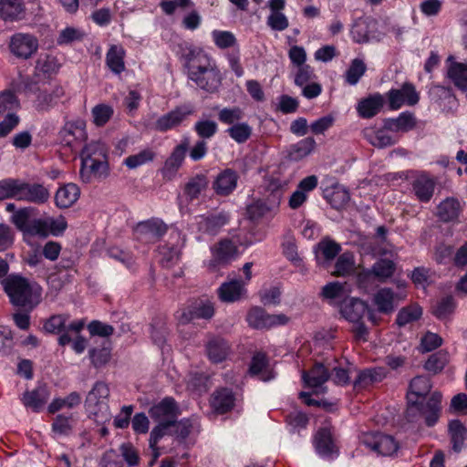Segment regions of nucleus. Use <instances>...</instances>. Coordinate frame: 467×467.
<instances>
[{"instance_id": "obj_1", "label": "nucleus", "mask_w": 467, "mask_h": 467, "mask_svg": "<svg viewBox=\"0 0 467 467\" xmlns=\"http://www.w3.org/2000/svg\"><path fill=\"white\" fill-rule=\"evenodd\" d=\"M1 284L14 306L32 309L41 301V287L36 283H30L26 277L9 275Z\"/></svg>"}, {"instance_id": "obj_2", "label": "nucleus", "mask_w": 467, "mask_h": 467, "mask_svg": "<svg viewBox=\"0 0 467 467\" xmlns=\"http://www.w3.org/2000/svg\"><path fill=\"white\" fill-rule=\"evenodd\" d=\"M80 158V176L84 182H89L92 176L102 178L107 175L106 150L99 141L87 144L81 150Z\"/></svg>"}, {"instance_id": "obj_3", "label": "nucleus", "mask_w": 467, "mask_h": 467, "mask_svg": "<svg viewBox=\"0 0 467 467\" xmlns=\"http://www.w3.org/2000/svg\"><path fill=\"white\" fill-rule=\"evenodd\" d=\"M109 397V386L102 381L96 382L86 397V410L98 423H105L110 420Z\"/></svg>"}, {"instance_id": "obj_4", "label": "nucleus", "mask_w": 467, "mask_h": 467, "mask_svg": "<svg viewBox=\"0 0 467 467\" xmlns=\"http://www.w3.org/2000/svg\"><path fill=\"white\" fill-rule=\"evenodd\" d=\"M289 318L284 314L270 315L260 306L252 307L246 316L248 325L255 329H268L275 326L285 325Z\"/></svg>"}, {"instance_id": "obj_5", "label": "nucleus", "mask_w": 467, "mask_h": 467, "mask_svg": "<svg viewBox=\"0 0 467 467\" xmlns=\"http://www.w3.org/2000/svg\"><path fill=\"white\" fill-rule=\"evenodd\" d=\"M399 291L394 292L391 288H380L374 295V304L379 312L383 314H390L394 311L396 306L405 299L407 293L405 291V284L398 285Z\"/></svg>"}, {"instance_id": "obj_6", "label": "nucleus", "mask_w": 467, "mask_h": 467, "mask_svg": "<svg viewBox=\"0 0 467 467\" xmlns=\"http://www.w3.org/2000/svg\"><path fill=\"white\" fill-rule=\"evenodd\" d=\"M202 53V47L193 46L186 47L183 53L189 78L202 88H204V67L201 64Z\"/></svg>"}, {"instance_id": "obj_7", "label": "nucleus", "mask_w": 467, "mask_h": 467, "mask_svg": "<svg viewBox=\"0 0 467 467\" xmlns=\"http://www.w3.org/2000/svg\"><path fill=\"white\" fill-rule=\"evenodd\" d=\"M389 107L390 109L397 110L402 105H416L420 100L419 93L416 91L413 84L405 82L400 88H391L387 93Z\"/></svg>"}, {"instance_id": "obj_8", "label": "nucleus", "mask_w": 467, "mask_h": 467, "mask_svg": "<svg viewBox=\"0 0 467 467\" xmlns=\"http://www.w3.org/2000/svg\"><path fill=\"white\" fill-rule=\"evenodd\" d=\"M59 136L64 145L74 148L77 143L85 141L88 138L86 122L81 119L67 121L60 130Z\"/></svg>"}, {"instance_id": "obj_9", "label": "nucleus", "mask_w": 467, "mask_h": 467, "mask_svg": "<svg viewBox=\"0 0 467 467\" xmlns=\"http://www.w3.org/2000/svg\"><path fill=\"white\" fill-rule=\"evenodd\" d=\"M190 144V139L188 137H184L181 140L180 144L174 148L170 157L165 161L164 166L161 170L164 178L171 180L175 176L176 172L182 165Z\"/></svg>"}, {"instance_id": "obj_10", "label": "nucleus", "mask_w": 467, "mask_h": 467, "mask_svg": "<svg viewBox=\"0 0 467 467\" xmlns=\"http://www.w3.org/2000/svg\"><path fill=\"white\" fill-rule=\"evenodd\" d=\"M49 198L50 192L43 184L28 183L20 180L18 201L43 204L46 203Z\"/></svg>"}, {"instance_id": "obj_11", "label": "nucleus", "mask_w": 467, "mask_h": 467, "mask_svg": "<svg viewBox=\"0 0 467 467\" xmlns=\"http://www.w3.org/2000/svg\"><path fill=\"white\" fill-rule=\"evenodd\" d=\"M149 414L154 420H174L180 414V408L172 397H165L151 406Z\"/></svg>"}, {"instance_id": "obj_12", "label": "nucleus", "mask_w": 467, "mask_h": 467, "mask_svg": "<svg viewBox=\"0 0 467 467\" xmlns=\"http://www.w3.org/2000/svg\"><path fill=\"white\" fill-rule=\"evenodd\" d=\"M36 37L28 34H16L10 41V50L17 57L28 58L37 49Z\"/></svg>"}, {"instance_id": "obj_13", "label": "nucleus", "mask_w": 467, "mask_h": 467, "mask_svg": "<svg viewBox=\"0 0 467 467\" xmlns=\"http://www.w3.org/2000/svg\"><path fill=\"white\" fill-rule=\"evenodd\" d=\"M237 248L229 239L221 240L212 248L213 259L210 263V269H215L216 265H226L234 258Z\"/></svg>"}, {"instance_id": "obj_14", "label": "nucleus", "mask_w": 467, "mask_h": 467, "mask_svg": "<svg viewBox=\"0 0 467 467\" xmlns=\"http://www.w3.org/2000/svg\"><path fill=\"white\" fill-rule=\"evenodd\" d=\"M192 110L186 106L177 107L175 109L160 117L156 123L155 129L159 131L165 132L169 130L178 127Z\"/></svg>"}, {"instance_id": "obj_15", "label": "nucleus", "mask_w": 467, "mask_h": 467, "mask_svg": "<svg viewBox=\"0 0 467 467\" xmlns=\"http://www.w3.org/2000/svg\"><path fill=\"white\" fill-rule=\"evenodd\" d=\"M204 317V300L202 298L189 301L188 305L179 309L175 318L180 325L193 323Z\"/></svg>"}, {"instance_id": "obj_16", "label": "nucleus", "mask_w": 467, "mask_h": 467, "mask_svg": "<svg viewBox=\"0 0 467 467\" xmlns=\"http://www.w3.org/2000/svg\"><path fill=\"white\" fill-rule=\"evenodd\" d=\"M441 394L436 391L431 395L425 403L420 401L421 418L424 419L428 427L434 426L439 420L441 411Z\"/></svg>"}, {"instance_id": "obj_17", "label": "nucleus", "mask_w": 467, "mask_h": 467, "mask_svg": "<svg viewBox=\"0 0 467 467\" xmlns=\"http://www.w3.org/2000/svg\"><path fill=\"white\" fill-rule=\"evenodd\" d=\"M65 96L64 88L60 86L52 90H40L35 100V108L39 112H47L56 107Z\"/></svg>"}, {"instance_id": "obj_18", "label": "nucleus", "mask_w": 467, "mask_h": 467, "mask_svg": "<svg viewBox=\"0 0 467 467\" xmlns=\"http://www.w3.org/2000/svg\"><path fill=\"white\" fill-rule=\"evenodd\" d=\"M230 351L229 343L220 336L211 337L206 343V355L213 363H220L225 360Z\"/></svg>"}, {"instance_id": "obj_19", "label": "nucleus", "mask_w": 467, "mask_h": 467, "mask_svg": "<svg viewBox=\"0 0 467 467\" xmlns=\"http://www.w3.org/2000/svg\"><path fill=\"white\" fill-rule=\"evenodd\" d=\"M245 285L246 282L236 279L224 282L218 288V296L225 303L236 302L246 293Z\"/></svg>"}, {"instance_id": "obj_20", "label": "nucleus", "mask_w": 467, "mask_h": 467, "mask_svg": "<svg viewBox=\"0 0 467 467\" xmlns=\"http://www.w3.org/2000/svg\"><path fill=\"white\" fill-rule=\"evenodd\" d=\"M367 312H368V305L358 298L344 299L340 305L341 315L350 322L361 321Z\"/></svg>"}, {"instance_id": "obj_21", "label": "nucleus", "mask_w": 467, "mask_h": 467, "mask_svg": "<svg viewBox=\"0 0 467 467\" xmlns=\"http://www.w3.org/2000/svg\"><path fill=\"white\" fill-rule=\"evenodd\" d=\"M238 179L239 176L235 171L225 169L217 175L213 188L217 194L227 196L235 190Z\"/></svg>"}, {"instance_id": "obj_22", "label": "nucleus", "mask_w": 467, "mask_h": 467, "mask_svg": "<svg viewBox=\"0 0 467 467\" xmlns=\"http://www.w3.org/2000/svg\"><path fill=\"white\" fill-rule=\"evenodd\" d=\"M302 378L307 387L320 389L324 392L322 386L330 378V372L323 364L316 363L309 371H303Z\"/></svg>"}, {"instance_id": "obj_23", "label": "nucleus", "mask_w": 467, "mask_h": 467, "mask_svg": "<svg viewBox=\"0 0 467 467\" xmlns=\"http://www.w3.org/2000/svg\"><path fill=\"white\" fill-rule=\"evenodd\" d=\"M235 398L229 389H221L214 392L210 400L211 407L217 414H224L234 406Z\"/></svg>"}, {"instance_id": "obj_24", "label": "nucleus", "mask_w": 467, "mask_h": 467, "mask_svg": "<svg viewBox=\"0 0 467 467\" xmlns=\"http://www.w3.org/2000/svg\"><path fill=\"white\" fill-rule=\"evenodd\" d=\"M168 226L163 221L158 218L140 222L137 224L136 232L148 238L159 239L166 234Z\"/></svg>"}, {"instance_id": "obj_25", "label": "nucleus", "mask_w": 467, "mask_h": 467, "mask_svg": "<svg viewBox=\"0 0 467 467\" xmlns=\"http://www.w3.org/2000/svg\"><path fill=\"white\" fill-rule=\"evenodd\" d=\"M435 181L426 174L417 176L412 182L415 196L420 202H429L433 195Z\"/></svg>"}, {"instance_id": "obj_26", "label": "nucleus", "mask_w": 467, "mask_h": 467, "mask_svg": "<svg viewBox=\"0 0 467 467\" xmlns=\"http://www.w3.org/2000/svg\"><path fill=\"white\" fill-rule=\"evenodd\" d=\"M383 105V96L377 93L361 99L357 106V110L360 117L370 119L380 111Z\"/></svg>"}, {"instance_id": "obj_27", "label": "nucleus", "mask_w": 467, "mask_h": 467, "mask_svg": "<svg viewBox=\"0 0 467 467\" xmlns=\"http://www.w3.org/2000/svg\"><path fill=\"white\" fill-rule=\"evenodd\" d=\"M25 16L22 0H0V18L5 21L20 20Z\"/></svg>"}, {"instance_id": "obj_28", "label": "nucleus", "mask_w": 467, "mask_h": 467, "mask_svg": "<svg viewBox=\"0 0 467 467\" xmlns=\"http://www.w3.org/2000/svg\"><path fill=\"white\" fill-rule=\"evenodd\" d=\"M79 194V188L75 183H67L57 191L56 205L59 208H69L78 201Z\"/></svg>"}, {"instance_id": "obj_29", "label": "nucleus", "mask_w": 467, "mask_h": 467, "mask_svg": "<svg viewBox=\"0 0 467 467\" xmlns=\"http://www.w3.org/2000/svg\"><path fill=\"white\" fill-rule=\"evenodd\" d=\"M47 400L48 391L45 386H39L32 391H26L22 398L23 404L35 412L40 411Z\"/></svg>"}, {"instance_id": "obj_30", "label": "nucleus", "mask_w": 467, "mask_h": 467, "mask_svg": "<svg viewBox=\"0 0 467 467\" xmlns=\"http://www.w3.org/2000/svg\"><path fill=\"white\" fill-rule=\"evenodd\" d=\"M376 23L373 20L358 19L353 24L351 29V36L357 43H366L374 38L372 29L375 27Z\"/></svg>"}, {"instance_id": "obj_31", "label": "nucleus", "mask_w": 467, "mask_h": 467, "mask_svg": "<svg viewBox=\"0 0 467 467\" xmlns=\"http://www.w3.org/2000/svg\"><path fill=\"white\" fill-rule=\"evenodd\" d=\"M415 118L410 112H402L398 118L386 119L384 129L393 132H407L415 127Z\"/></svg>"}, {"instance_id": "obj_32", "label": "nucleus", "mask_w": 467, "mask_h": 467, "mask_svg": "<svg viewBox=\"0 0 467 467\" xmlns=\"http://www.w3.org/2000/svg\"><path fill=\"white\" fill-rule=\"evenodd\" d=\"M387 376L383 368H373L362 370L354 381L355 388L364 389L374 383L382 381Z\"/></svg>"}, {"instance_id": "obj_33", "label": "nucleus", "mask_w": 467, "mask_h": 467, "mask_svg": "<svg viewBox=\"0 0 467 467\" xmlns=\"http://www.w3.org/2000/svg\"><path fill=\"white\" fill-rule=\"evenodd\" d=\"M124 57L123 47L113 45L106 54V65L114 74L119 75L125 70Z\"/></svg>"}, {"instance_id": "obj_34", "label": "nucleus", "mask_w": 467, "mask_h": 467, "mask_svg": "<svg viewBox=\"0 0 467 467\" xmlns=\"http://www.w3.org/2000/svg\"><path fill=\"white\" fill-rule=\"evenodd\" d=\"M341 251L340 245L333 240L324 239L317 246V259L319 264L332 261Z\"/></svg>"}, {"instance_id": "obj_35", "label": "nucleus", "mask_w": 467, "mask_h": 467, "mask_svg": "<svg viewBox=\"0 0 467 467\" xmlns=\"http://www.w3.org/2000/svg\"><path fill=\"white\" fill-rule=\"evenodd\" d=\"M82 400L81 395L77 391L70 392L64 398H55L48 405L47 411L51 414L63 410H72L80 405Z\"/></svg>"}, {"instance_id": "obj_36", "label": "nucleus", "mask_w": 467, "mask_h": 467, "mask_svg": "<svg viewBox=\"0 0 467 467\" xmlns=\"http://www.w3.org/2000/svg\"><path fill=\"white\" fill-rule=\"evenodd\" d=\"M316 148V141L307 137L290 146L288 157L291 161H298L308 156Z\"/></svg>"}, {"instance_id": "obj_37", "label": "nucleus", "mask_w": 467, "mask_h": 467, "mask_svg": "<svg viewBox=\"0 0 467 467\" xmlns=\"http://www.w3.org/2000/svg\"><path fill=\"white\" fill-rule=\"evenodd\" d=\"M449 433L453 451L460 452L464 447V441L467 437V429L459 420H453L449 422Z\"/></svg>"}, {"instance_id": "obj_38", "label": "nucleus", "mask_w": 467, "mask_h": 467, "mask_svg": "<svg viewBox=\"0 0 467 467\" xmlns=\"http://www.w3.org/2000/svg\"><path fill=\"white\" fill-rule=\"evenodd\" d=\"M431 379L425 376H417L410 380L407 398L419 400L425 397L431 389Z\"/></svg>"}, {"instance_id": "obj_39", "label": "nucleus", "mask_w": 467, "mask_h": 467, "mask_svg": "<svg viewBox=\"0 0 467 467\" xmlns=\"http://www.w3.org/2000/svg\"><path fill=\"white\" fill-rule=\"evenodd\" d=\"M460 202L454 198H447L438 206V216L443 222L456 219L460 213Z\"/></svg>"}, {"instance_id": "obj_40", "label": "nucleus", "mask_w": 467, "mask_h": 467, "mask_svg": "<svg viewBox=\"0 0 467 467\" xmlns=\"http://www.w3.org/2000/svg\"><path fill=\"white\" fill-rule=\"evenodd\" d=\"M168 333L167 324L163 317L152 319L150 324V337L155 345L162 347L166 342Z\"/></svg>"}, {"instance_id": "obj_41", "label": "nucleus", "mask_w": 467, "mask_h": 467, "mask_svg": "<svg viewBox=\"0 0 467 467\" xmlns=\"http://www.w3.org/2000/svg\"><path fill=\"white\" fill-rule=\"evenodd\" d=\"M315 446L317 452L322 456H327L332 452L333 442L330 431L326 429H320L315 436Z\"/></svg>"}, {"instance_id": "obj_42", "label": "nucleus", "mask_w": 467, "mask_h": 467, "mask_svg": "<svg viewBox=\"0 0 467 467\" xmlns=\"http://www.w3.org/2000/svg\"><path fill=\"white\" fill-rule=\"evenodd\" d=\"M396 270V265L389 259H379L371 267V274L378 279L384 281L391 277Z\"/></svg>"}, {"instance_id": "obj_43", "label": "nucleus", "mask_w": 467, "mask_h": 467, "mask_svg": "<svg viewBox=\"0 0 467 467\" xmlns=\"http://www.w3.org/2000/svg\"><path fill=\"white\" fill-rule=\"evenodd\" d=\"M448 75L455 86L461 89H467V64L457 62L451 64Z\"/></svg>"}, {"instance_id": "obj_44", "label": "nucleus", "mask_w": 467, "mask_h": 467, "mask_svg": "<svg viewBox=\"0 0 467 467\" xmlns=\"http://www.w3.org/2000/svg\"><path fill=\"white\" fill-rule=\"evenodd\" d=\"M422 315V309L418 305H411L401 308L396 318L399 327H404L407 324L418 320Z\"/></svg>"}, {"instance_id": "obj_45", "label": "nucleus", "mask_w": 467, "mask_h": 467, "mask_svg": "<svg viewBox=\"0 0 467 467\" xmlns=\"http://www.w3.org/2000/svg\"><path fill=\"white\" fill-rule=\"evenodd\" d=\"M449 361V355L447 351L440 350L431 354L425 362L424 368L433 373L441 372Z\"/></svg>"}, {"instance_id": "obj_46", "label": "nucleus", "mask_w": 467, "mask_h": 467, "mask_svg": "<svg viewBox=\"0 0 467 467\" xmlns=\"http://www.w3.org/2000/svg\"><path fill=\"white\" fill-rule=\"evenodd\" d=\"M456 302L451 296H447L439 300L433 306L432 313L439 319L448 318L455 310Z\"/></svg>"}, {"instance_id": "obj_47", "label": "nucleus", "mask_w": 467, "mask_h": 467, "mask_svg": "<svg viewBox=\"0 0 467 467\" xmlns=\"http://www.w3.org/2000/svg\"><path fill=\"white\" fill-rule=\"evenodd\" d=\"M266 367L267 359L265 355L263 353H257L252 358L249 371L252 375L259 376L260 379L266 381L273 378L266 372Z\"/></svg>"}, {"instance_id": "obj_48", "label": "nucleus", "mask_w": 467, "mask_h": 467, "mask_svg": "<svg viewBox=\"0 0 467 467\" xmlns=\"http://www.w3.org/2000/svg\"><path fill=\"white\" fill-rule=\"evenodd\" d=\"M365 136L370 144L378 148L389 147L395 143L392 137L384 130H368L365 132Z\"/></svg>"}, {"instance_id": "obj_49", "label": "nucleus", "mask_w": 467, "mask_h": 467, "mask_svg": "<svg viewBox=\"0 0 467 467\" xmlns=\"http://www.w3.org/2000/svg\"><path fill=\"white\" fill-rule=\"evenodd\" d=\"M204 189V177L197 175L192 178L184 187V194L189 202H192L199 198Z\"/></svg>"}, {"instance_id": "obj_50", "label": "nucleus", "mask_w": 467, "mask_h": 467, "mask_svg": "<svg viewBox=\"0 0 467 467\" xmlns=\"http://www.w3.org/2000/svg\"><path fill=\"white\" fill-rule=\"evenodd\" d=\"M321 296L331 302L344 301L346 291L339 282H331L322 287Z\"/></svg>"}, {"instance_id": "obj_51", "label": "nucleus", "mask_w": 467, "mask_h": 467, "mask_svg": "<svg viewBox=\"0 0 467 467\" xmlns=\"http://www.w3.org/2000/svg\"><path fill=\"white\" fill-rule=\"evenodd\" d=\"M20 180L7 178L0 181V201L14 198L18 201Z\"/></svg>"}, {"instance_id": "obj_52", "label": "nucleus", "mask_w": 467, "mask_h": 467, "mask_svg": "<svg viewBox=\"0 0 467 467\" xmlns=\"http://www.w3.org/2000/svg\"><path fill=\"white\" fill-rule=\"evenodd\" d=\"M160 262L163 267L170 268L173 266L180 259V249L177 246H169L167 244L159 248Z\"/></svg>"}, {"instance_id": "obj_53", "label": "nucleus", "mask_w": 467, "mask_h": 467, "mask_svg": "<svg viewBox=\"0 0 467 467\" xmlns=\"http://www.w3.org/2000/svg\"><path fill=\"white\" fill-rule=\"evenodd\" d=\"M34 208L25 207L16 211L11 218L10 222L21 232L26 233L30 223V218L33 215Z\"/></svg>"}, {"instance_id": "obj_54", "label": "nucleus", "mask_w": 467, "mask_h": 467, "mask_svg": "<svg viewBox=\"0 0 467 467\" xmlns=\"http://www.w3.org/2000/svg\"><path fill=\"white\" fill-rule=\"evenodd\" d=\"M73 430V416L58 414L55 417L52 423V431L56 434L68 436Z\"/></svg>"}, {"instance_id": "obj_55", "label": "nucleus", "mask_w": 467, "mask_h": 467, "mask_svg": "<svg viewBox=\"0 0 467 467\" xmlns=\"http://www.w3.org/2000/svg\"><path fill=\"white\" fill-rule=\"evenodd\" d=\"M174 424V420H161L150 431L149 440L150 447L156 450L159 441L171 431V426Z\"/></svg>"}, {"instance_id": "obj_56", "label": "nucleus", "mask_w": 467, "mask_h": 467, "mask_svg": "<svg viewBox=\"0 0 467 467\" xmlns=\"http://www.w3.org/2000/svg\"><path fill=\"white\" fill-rule=\"evenodd\" d=\"M229 221V216L224 212L211 213L206 217V234H215Z\"/></svg>"}, {"instance_id": "obj_57", "label": "nucleus", "mask_w": 467, "mask_h": 467, "mask_svg": "<svg viewBox=\"0 0 467 467\" xmlns=\"http://www.w3.org/2000/svg\"><path fill=\"white\" fill-rule=\"evenodd\" d=\"M376 452L383 456H390L397 451L399 446L392 436L379 434Z\"/></svg>"}, {"instance_id": "obj_58", "label": "nucleus", "mask_w": 467, "mask_h": 467, "mask_svg": "<svg viewBox=\"0 0 467 467\" xmlns=\"http://www.w3.org/2000/svg\"><path fill=\"white\" fill-rule=\"evenodd\" d=\"M67 319V316L54 315L46 320L43 329L49 334L65 333Z\"/></svg>"}, {"instance_id": "obj_59", "label": "nucleus", "mask_w": 467, "mask_h": 467, "mask_svg": "<svg viewBox=\"0 0 467 467\" xmlns=\"http://www.w3.org/2000/svg\"><path fill=\"white\" fill-rule=\"evenodd\" d=\"M211 36L216 47L221 49L234 47L237 43L235 36L230 31L213 30Z\"/></svg>"}, {"instance_id": "obj_60", "label": "nucleus", "mask_w": 467, "mask_h": 467, "mask_svg": "<svg viewBox=\"0 0 467 467\" xmlns=\"http://www.w3.org/2000/svg\"><path fill=\"white\" fill-rule=\"evenodd\" d=\"M365 63L358 58L352 60L349 68L346 72V80L350 85H356L366 72Z\"/></svg>"}, {"instance_id": "obj_61", "label": "nucleus", "mask_w": 467, "mask_h": 467, "mask_svg": "<svg viewBox=\"0 0 467 467\" xmlns=\"http://www.w3.org/2000/svg\"><path fill=\"white\" fill-rule=\"evenodd\" d=\"M154 158V153L150 150H143L140 152L130 155L125 159L124 163L130 169H135L146 162L151 161Z\"/></svg>"}, {"instance_id": "obj_62", "label": "nucleus", "mask_w": 467, "mask_h": 467, "mask_svg": "<svg viewBox=\"0 0 467 467\" xmlns=\"http://www.w3.org/2000/svg\"><path fill=\"white\" fill-rule=\"evenodd\" d=\"M112 114V108L105 104L97 105L92 109L93 121L97 126L105 125Z\"/></svg>"}, {"instance_id": "obj_63", "label": "nucleus", "mask_w": 467, "mask_h": 467, "mask_svg": "<svg viewBox=\"0 0 467 467\" xmlns=\"http://www.w3.org/2000/svg\"><path fill=\"white\" fill-rule=\"evenodd\" d=\"M353 256L352 254L348 253H344L341 255L338 256L336 265H335V271L333 272V275H345L349 274L352 271L353 268Z\"/></svg>"}, {"instance_id": "obj_64", "label": "nucleus", "mask_w": 467, "mask_h": 467, "mask_svg": "<svg viewBox=\"0 0 467 467\" xmlns=\"http://www.w3.org/2000/svg\"><path fill=\"white\" fill-rule=\"evenodd\" d=\"M228 133L236 142L243 143L251 136L252 129L246 123H240L229 128Z\"/></svg>"}]
</instances>
